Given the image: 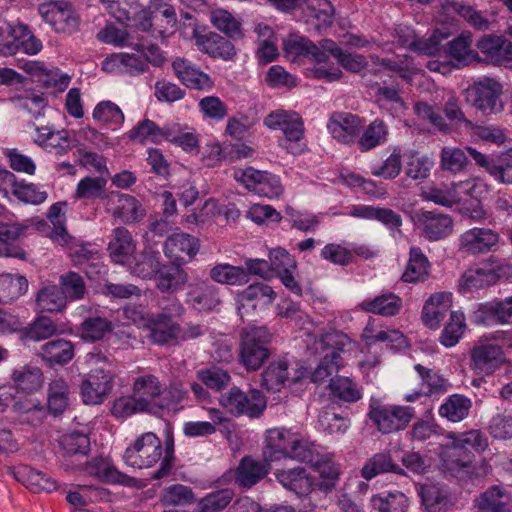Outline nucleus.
<instances>
[{
    "mask_svg": "<svg viewBox=\"0 0 512 512\" xmlns=\"http://www.w3.org/2000/svg\"><path fill=\"white\" fill-rule=\"evenodd\" d=\"M312 442L291 429L276 427L266 430L262 455L266 462L293 459L302 462Z\"/></svg>",
    "mask_w": 512,
    "mask_h": 512,
    "instance_id": "obj_1",
    "label": "nucleus"
},
{
    "mask_svg": "<svg viewBox=\"0 0 512 512\" xmlns=\"http://www.w3.org/2000/svg\"><path fill=\"white\" fill-rule=\"evenodd\" d=\"M283 49L286 56L295 60L298 57H307L315 61L316 65L312 72L315 78L326 82H334L342 77V71L334 66L328 65L329 58L317 45L305 37L291 35L284 40Z\"/></svg>",
    "mask_w": 512,
    "mask_h": 512,
    "instance_id": "obj_2",
    "label": "nucleus"
},
{
    "mask_svg": "<svg viewBox=\"0 0 512 512\" xmlns=\"http://www.w3.org/2000/svg\"><path fill=\"white\" fill-rule=\"evenodd\" d=\"M264 124L270 129L283 132L278 144L288 153L299 155L305 151L304 123L296 112L281 109L273 111L264 118Z\"/></svg>",
    "mask_w": 512,
    "mask_h": 512,
    "instance_id": "obj_3",
    "label": "nucleus"
},
{
    "mask_svg": "<svg viewBox=\"0 0 512 512\" xmlns=\"http://www.w3.org/2000/svg\"><path fill=\"white\" fill-rule=\"evenodd\" d=\"M43 44L28 28V26L11 22L0 14V55L13 56L18 52L36 55Z\"/></svg>",
    "mask_w": 512,
    "mask_h": 512,
    "instance_id": "obj_4",
    "label": "nucleus"
},
{
    "mask_svg": "<svg viewBox=\"0 0 512 512\" xmlns=\"http://www.w3.org/2000/svg\"><path fill=\"white\" fill-rule=\"evenodd\" d=\"M415 413L412 406L384 404L378 399H371L367 415L380 433L391 434L406 429Z\"/></svg>",
    "mask_w": 512,
    "mask_h": 512,
    "instance_id": "obj_5",
    "label": "nucleus"
},
{
    "mask_svg": "<svg viewBox=\"0 0 512 512\" xmlns=\"http://www.w3.org/2000/svg\"><path fill=\"white\" fill-rule=\"evenodd\" d=\"M272 334L265 326L243 329L240 342V363L251 371L258 370L270 356Z\"/></svg>",
    "mask_w": 512,
    "mask_h": 512,
    "instance_id": "obj_6",
    "label": "nucleus"
},
{
    "mask_svg": "<svg viewBox=\"0 0 512 512\" xmlns=\"http://www.w3.org/2000/svg\"><path fill=\"white\" fill-rule=\"evenodd\" d=\"M473 456L465 454L461 457L460 450L453 444L441 454L440 470L446 478H457L459 481H475L486 477L491 472V466L486 460L473 463Z\"/></svg>",
    "mask_w": 512,
    "mask_h": 512,
    "instance_id": "obj_7",
    "label": "nucleus"
},
{
    "mask_svg": "<svg viewBox=\"0 0 512 512\" xmlns=\"http://www.w3.org/2000/svg\"><path fill=\"white\" fill-rule=\"evenodd\" d=\"M219 404L235 417L247 416L257 418L266 409V397L258 389H250L247 392L238 387H232L219 397Z\"/></svg>",
    "mask_w": 512,
    "mask_h": 512,
    "instance_id": "obj_8",
    "label": "nucleus"
},
{
    "mask_svg": "<svg viewBox=\"0 0 512 512\" xmlns=\"http://www.w3.org/2000/svg\"><path fill=\"white\" fill-rule=\"evenodd\" d=\"M163 455L160 438L153 432L138 436L123 455L124 462L133 468L144 469L154 466Z\"/></svg>",
    "mask_w": 512,
    "mask_h": 512,
    "instance_id": "obj_9",
    "label": "nucleus"
},
{
    "mask_svg": "<svg viewBox=\"0 0 512 512\" xmlns=\"http://www.w3.org/2000/svg\"><path fill=\"white\" fill-rule=\"evenodd\" d=\"M470 368L481 376L494 374L506 362L505 353L501 345L479 338L469 351Z\"/></svg>",
    "mask_w": 512,
    "mask_h": 512,
    "instance_id": "obj_10",
    "label": "nucleus"
},
{
    "mask_svg": "<svg viewBox=\"0 0 512 512\" xmlns=\"http://www.w3.org/2000/svg\"><path fill=\"white\" fill-rule=\"evenodd\" d=\"M115 376L112 369H91L80 385L82 401L87 405L102 404L113 390Z\"/></svg>",
    "mask_w": 512,
    "mask_h": 512,
    "instance_id": "obj_11",
    "label": "nucleus"
},
{
    "mask_svg": "<svg viewBox=\"0 0 512 512\" xmlns=\"http://www.w3.org/2000/svg\"><path fill=\"white\" fill-rule=\"evenodd\" d=\"M185 303L198 313L218 312L222 305L220 288L209 280H198L188 284Z\"/></svg>",
    "mask_w": 512,
    "mask_h": 512,
    "instance_id": "obj_12",
    "label": "nucleus"
},
{
    "mask_svg": "<svg viewBox=\"0 0 512 512\" xmlns=\"http://www.w3.org/2000/svg\"><path fill=\"white\" fill-rule=\"evenodd\" d=\"M347 337L340 333H328L321 340L322 349L327 348L329 351L325 353L319 365L313 371L311 380L314 383L325 381L334 372H337L342 365L340 352L343 350Z\"/></svg>",
    "mask_w": 512,
    "mask_h": 512,
    "instance_id": "obj_13",
    "label": "nucleus"
},
{
    "mask_svg": "<svg viewBox=\"0 0 512 512\" xmlns=\"http://www.w3.org/2000/svg\"><path fill=\"white\" fill-rule=\"evenodd\" d=\"M44 21L56 32L71 34L78 29L79 18L73 6L67 1H50L39 6Z\"/></svg>",
    "mask_w": 512,
    "mask_h": 512,
    "instance_id": "obj_14",
    "label": "nucleus"
},
{
    "mask_svg": "<svg viewBox=\"0 0 512 512\" xmlns=\"http://www.w3.org/2000/svg\"><path fill=\"white\" fill-rule=\"evenodd\" d=\"M306 454L308 456L302 462L310 464L321 478V480L315 481L316 489L325 492L331 491L336 486L340 475V469L332 460V456L322 453L314 443H312Z\"/></svg>",
    "mask_w": 512,
    "mask_h": 512,
    "instance_id": "obj_15",
    "label": "nucleus"
},
{
    "mask_svg": "<svg viewBox=\"0 0 512 512\" xmlns=\"http://www.w3.org/2000/svg\"><path fill=\"white\" fill-rule=\"evenodd\" d=\"M106 210L113 218L124 223H136L145 215L138 199L118 191H111L106 195Z\"/></svg>",
    "mask_w": 512,
    "mask_h": 512,
    "instance_id": "obj_16",
    "label": "nucleus"
},
{
    "mask_svg": "<svg viewBox=\"0 0 512 512\" xmlns=\"http://www.w3.org/2000/svg\"><path fill=\"white\" fill-rule=\"evenodd\" d=\"M500 235L485 227H474L460 236V249L469 255H483L498 249Z\"/></svg>",
    "mask_w": 512,
    "mask_h": 512,
    "instance_id": "obj_17",
    "label": "nucleus"
},
{
    "mask_svg": "<svg viewBox=\"0 0 512 512\" xmlns=\"http://www.w3.org/2000/svg\"><path fill=\"white\" fill-rule=\"evenodd\" d=\"M34 143L46 153L57 157L66 155L75 147V141L66 129L57 130L52 126H35Z\"/></svg>",
    "mask_w": 512,
    "mask_h": 512,
    "instance_id": "obj_18",
    "label": "nucleus"
},
{
    "mask_svg": "<svg viewBox=\"0 0 512 512\" xmlns=\"http://www.w3.org/2000/svg\"><path fill=\"white\" fill-rule=\"evenodd\" d=\"M501 94V84L492 78L476 81L465 90L466 100L484 113L495 110Z\"/></svg>",
    "mask_w": 512,
    "mask_h": 512,
    "instance_id": "obj_19",
    "label": "nucleus"
},
{
    "mask_svg": "<svg viewBox=\"0 0 512 512\" xmlns=\"http://www.w3.org/2000/svg\"><path fill=\"white\" fill-rule=\"evenodd\" d=\"M362 126L363 121L358 115L339 111L332 113L327 123L332 137L343 144L357 142Z\"/></svg>",
    "mask_w": 512,
    "mask_h": 512,
    "instance_id": "obj_20",
    "label": "nucleus"
},
{
    "mask_svg": "<svg viewBox=\"0 0 512 512\" xmlns=\"http://www.w3.org/2000/svg\"><path fill=\"white\" fill-rule=\"evenodd\" d=\"M30 226L28 221L21 223L0 222V257L26 260L27 253L18 241L26 236Z\"/></svg>",
    "mask_w": 512,
    "mask_h": 512,
    "instance_id": "obj_21",
    "label": "nucleus"
},
{
    "mask_svg": "<svg viewBox=\"0 0 512 512\" xmlns=\"http://www.w3.org/2000/svg\"><path fill=\"white\" fill-rule=\"evenodd\" d=\"M172 69L177 79L189 89L207 92L214 87L210 75L187 59L176 58L172 62Z\"/></svg>",
    "mask_w": 512,
    "mask_h": 512,
    "instance_id": "obj_22",
    "label": "nucleus"
},
{
    "mask_svg": "<svg viewBox=\"0 0 512 512\" xmlns=\"http://www.w3.org/2000/svg\"><path fill=\"white\" fill-rule=\"evenodd\" d=\"M421 234L429 241H438L452 233L453 220L438 211H420L416 215Z\"/></svg>",
    "mask_w": 512,
    "mask_h": 512,
    "instance_id": "obj_23",
    "label": "nucleus"
},
{
    "mask_svg": "<svg viewBox=\"0 0 512 512\" xmlns=\"http://www.w3.org/2000/svg\"><path fill=\"white\" fill-rule=\"evenodd\" d=\"M476 46L485 56V60L494 65L512 62V43L503 36L484 35L477 41Z\"/></svg>",
    "mask_w": 512,
    "mask_h": 512,
    "instance_id": "obj_24",
    "label": "nucleus"
},
{
    "mask_svg": "<svg viewBox=\"0 0 512 512\" xmlns=\"http://www.w3.org/2000/svg\"><path fill=\"white\" fill-rule=\"evenodd\" d=\"M198 240L186 233L169 236L164 243V254L171 262L184 264L198 252Z\"/></svg>",
    "mask_w": 512,
    "mask_h": 512,
    "instance_id": "obj_25",
    "label": "nucleus"
},
{
    "mask_svg": "<svg viewBox=\"0 0 512 512\" xmlns=\"http://www.w3.org/2000/svg\"><path fill=\"white\" fill-rule=\"evenodd\" d=\"M149 338L154 344H177L179 323L166 314L152 315L147 321Z\"/></svg>",
    "mask_w": 512,
    "mask_h": 512,
    "instance_id": "obj_26",
    "label": "nucleus"
},
{
    "mask_svg": "<svg viewBox=\"0 0 512 512\" xmlns=\"http://www.w3.org/2000/svg\"><path fill=\"white\" fill-rule=\"evenodd\" d=\"M465 150L475 164L487 172L494 180L502 184H512L511 163L499 164L493 156L484 154L471 146H467Z\"/></svg>",
    "mask_w": 512,
    "mask_h": 512,
    "instance_id": "obj_27",
    "label": "nucleus"
},
{
    "mask_svg": "<svg viewBox=\"0 0 512 512\" xmlns=\"http://www.w3.org/2000/svg\"><path fill=\"white\" fill-rule=\"evenodd\" d=\"M275 476L284 488L299 496H306L316 489L315 480L303 467L277 470Z\"/></svg>",
    "mask_w": 512,
    "mask_h": 512,
    "instance_id": "obj_28",
    "label": "nucleus"
},
{
    "mask_svg": "<svg viewBox=\"0 0 512 512\" xmlns=\"http://www.w3.org/2000/svg\"><path fill=\"white\" fill-rule=\"evenodd\" d=\"M276 297V293L269 285L256 282L247 286L236 295L237 309L241 317L242 310L246 307L255 309L258 305H270Z\"/></svg>",
    "mask_w": 512,
    "mask_h": 512,
    "instance_id": "obj_29",
    "label": "nucleus"
},
{
    "mask_svg": "<svg viewBox=\"0 0 512 512\" xmlns=\"http://www.w3.org/2000/svg\"><path fill=\"white\" fill-rule=\"evenodd\" d=\"M270 463L264 458L259 461L251 456L243 457L235 471V482L240 487L251 488L269 473Z\"/></svg>",
    "mask_w": 512,
    "mask_h": 512,
    "instance_id": "obj_30",
    "label": "nucleus"
},
{
    "mask_svg": "<svg viewBox=\"0 0 512 512\" xmlns=\"http://www.w3.org/2000/svg\"><path fill=\"white\" fill-rule=\"evenodd\" d=\"M303 377V372L295 371L294 375L289 372L287 361L278 360L269 364L261 374V386L268 391L277 392L287 381L297 382Z\"/></svg>",
    "mask_w": 512,
    "mask_h": 512,
    "instance_id": "obj_31",
    "label": "nucleus"
},
{
    "mask_svg": "<svg viewBox=\"0 0 512 512\" xmlns=\"http://www.w3.org/2000/svg\"><path fill=\"white\" fill-rule=\"evenodd\" d=\"M451 308V297L447 293L432 294L425 302L421 319L430 329H437Z\"/></svg>",
    "mask_w": 512,
    "mask_h": 512,
    "instance_id": "obj_32",
    "label": "nucleus"
},
{
    "mask_svg": "<svg viewBox=\"0 0 512 512\" xmlns=\"http://www.w3.org/2000/svg\"><path fill=\"white\" fill-rule=\"evenodd\" d=\"M480 512H512V496L499 485H493L476 500Z\"/></svg>",
    "mask_w": 512,
    "mask_h": 512,
    "instance_id": "obj_33",
    "label": "nucleus"
},
{
    "mask_svg": "<svg viewBox=\"0 0 512 512\" xmlns=\"http://www.w3.org/2000/svg\"><path fill=\"white\" fill-rule=\"evenodd\" d=\"M43 372L32 365H22L14 368L11 373V381L15 392L32 394L43 385Z\"/></svg>",
    "mask_w": 512,
    "mask_h": 512,
    "instance_id": "obj_34",
    "label": "nucleus"
},
{
    "mask_svg": "<svg viewBox=\"0 0 512 512\" xmlns=\"http://www.w3.org/2000/svg\"><path fill=\"white\" fill-rule=\"evenodd\" d=\"M401 297L393 292L382 293L372 299H365L358 304V308L366 313L392 317L402 309Z\"/></svg>",
    "mask_w": 512,
    "mask_h": 512,
    "instance_id": "obj_35",
    "label": "nucleus"
},
{
    "mask_svg": "<svg viewBox=\"0 0 512 512\" xmlns=\"http://www.w3.org/2000/svg\"><path fill=\"white\" fill-rule=\"evenodd\" d=\"M115 68L130 76H138L147 72L149 66L140 53L122 52L113 54L103 64L104 70L112 71Z\"/></svg>",
    "mask_w": 512,
    "mask_h": 512,
    "instance_id": "obj_36",
    "label": "nucleus"
},
{
    "mask_svg": "<svg viewBox=\"0 0 512 512\" xmlns=\"http://www.w3.org/2000/svg\"><path fill=\"white\" fill-rule=\"evenodd\" d=\"M161 383L155 375H141L133 381L132 391L138 401H145L147 407H144L146 413L153 414L156 402L161 392Z\"/></svg>",
    "mask_w": 512,
    "mask_h": 512,
    "instance_id": "obj_37",
    "label": "nucleus"
},
{
    "mask_svg": "<svg viewBox=\"0 0 512 512\" xmlns=\"http://www.w3.org/2000/svg\"><path fill=\"white\" fill-rule=\"evenodd\" d=\"M130 272L143 279H151L156 276L161 263V254L152 246H145L143 251L128 262Z\"/></svg>",
    "mask_w": 512,
    "mask_h": 512,
    "instance_id": "obj_38",
    "label": "nucleus"
},
{
    "mask_svg": "<svg viewBox=\"0 0 512 512\" xmlns=\"http://www.w3.org/2000/svg\"><path fill=\"white\" fill-rule=\"evenodd\" d=\"M83 470L88 475L95 476L108 484L129 485L132 481L131 477L120 472L103 457H96L88 461Z\"/></svg>",
    "mask_w": 512,
    "mask_h": 512,
    "instance_id": "obj_39",
    "label": "nucleus"
},
{
    "mask_svg": "<svg viewBox=\"0 0 512 512\" xmlns=\"http://www.w3.org/2000/svg\"><path fill=\"white\" fill-rule=\"evenodd\" d=\"M182 264L171 262L161 265L156 274V287L163 293H173L181 290L188 281L187 272Z\"/></svg>",
    "mask_w": 512,
    "mask_h": 512,
    "instance_id": "obj_40",
    "label": "nucleus"
},
{
    "mask_svg": "<svg viewBox=\"0 0 512 512\" xmlns=\"http://www.w3.org/2000/svg\"><path fill=\"white\" fill-rule=\"evenodd\" d=\"M135 249V242L126 228L118 227L113 230L108 244L109 255L113 262L127 264Z\"/></svg>",
    "mask_w": 512,
    "mask_h": 512,
    "instance_id": "obj_41",
    "label": "nucleus"
},
{
    "mask_svg": "<svg viewBox=\"0 0 512 512\" xmlns=\"http://www.w3.org/2000/svg\"><path fill=\"white\" fill-rule=\"evenodd\" d=\"M197 44L203 52L212 58L230 61L236 56L234 44L214 32L198 36Z\"/></svg>",
    "mask_w": 512,
    "mask_h": 512,
    "instance_id": "obj_42",
    "label": "nucleus"
},
{
    "mask_svg": "<svg viewBox=\"0 0 512 512\" xmlns=\"http://www.w3.org/2000/svg\"><path fill=\"white\" fill-rule=\"evenodd\" d=\"M503 269V266L496 269L486 266L468 269L461 277L460 287L463 290H472L494 285L498 282Z\"/></svg>",
    "mask_w": 512,
    "mask_h": 512,
    "instance_id": "obj_43",
    "label": "nucleus"
},
{
    "mask_svg": "<svg viewBox=\"0 0 512 512\" xmlns=\"http://www.w3.org/2000/svg\"><path fill=\"white\" fill-rule=\"evenodd\" d=\"M389 127L384 120L376 118L360 132L357 145L361 152H368L388 141Z\"/></svg>",
    "mask_w": 512,
    "mask_h": 512,
    "instance_id": "obj_44",
    "label": "nucleus"
},
{
    "mask_svg": "<svg viewBox=\"0 0 512 512\" xmlns=\"http://www.w3.org/2000/svg\"><path fill=\"white\" fill-rule=\"evenodd\" d=\"M70 387L62 377H54L47 386V409L54 415H61L69 406Z\"/></svg>",
    "mask_w": 512,
    "mask_h": 512,
    "instance_id": "obj_45",
    "label": "nucleus"
},
{
    "mask_svg": "<svg viewBox=\"0 0 512 512\" xmlns=\"http://www.w3.org/2000/svg\"><path fill=\"white\" fill-rule=\"evenodd\" d=\"M431 263L422 249L412 246L409 251V260L402 275V280L407 283L425 281L430 275Z\"/></svg>",
    "mask_w": 512,
    "mask_h": 512,
    "instance_id": "obj_46",
    "label": "nucleus"
},
{
    "mask_svg": "<svg viewBox=\"0 0 512 512\" xmlns=\"http://www.w3.org/2000/svg\"><path fill=\"white\" fill-rule=\"evenodd\" d=\"M39 356L49 365H63L74 357V347L70 341L55 339L43 344Z\"/></svg>",
    "mask_w": 512,
    "mask_h": 512,
    "instance_id": "obj_47",
    "label": "nucleus"
},
{
    "mask_svg": "<svg viewBox=\"0 0 512 512\" xmlns=\"http://www.w3.org/2000/svg\"><path fill=\"white\" fill-rule=\"evenodd\" d=\"M472 408V401L462 394H452L438 408L441 418L452 423L466 419Z\"/></svg>",
    "mask_w": 512,
    "mask_h": 512,
    "instance_id": "obj_48",
    "label": "nucleus"
},
{
    "mask_svg": "<svg viewBox=\"0 0 512 512\" xmlns=\"http://www.w3.org/2000/svg\"><path fill=\"white\" fill-rule=\"evenodd\" d=\"M401 473L402 469L396 464L388 452H379L372 455L364 463L361 476L369 481L385 473Z\"/></svg>",
    "mask_w": 512,
    "mask_h": 512,
    "instance_id": "obj_49",
    "label": "nucleus"
},
{
    "mask_svg": "<svg viewBox=\"0 0 512 512\" xmlns=\"http://www.w3.org/2000/svg\"><path fill=\"white\" fill-rule=\"evenodd\" d=\"M212 281L229 286L245 285L249 281L247 273L242 266H234L228 263H220L213 266L209 271Z\"/></svg>",
    "mask_w": 512,
    "mask_h": 512,
    "instance_id": "obj_50",
    "label": "nucleus"
},
{
    "mask_svg": "<svg viewBox=\"0 0 512 512\" xmlns=\"http://www.w3.org/2000/svg\"><path fill=\"white\" fill-rule=\"evenodd\" d=\"M17 479L32 492H52L56 490V481L45 473L30 466H23L17 471Z\"/></svg>",
    "mask_w": 512,
    "mask_h": 512,
    "instance_id": "obj_51",
    "label": "nucleus"
},
{
    "mask_svg": "<svg viewBox=\"0 0 512 512\" xmlns=\"http://www.w3.org/2000/svg\"><path fill=\"white\" fill-rule=\"evenodd\" d=\"M371 505L377 512H407L409 499L401 491H384L371 498Z\"/></svg>",
    "mask_w": 512,
    "mask_h": 512,
    "instance_id": "obj_52",
    "label": "nucleus"
},
{
    "mask_svg": "<svg viewBox=\"0 0 512 512\" xmlns=\"http://www.w3.org/2000/svg\"><path fill=\"white\" fill-rule=\"evenodd\" d=\"M441 8L447 15L453 13L458 14L478 30H487L489 27V20L482 14V12L474 10L472 6L465 5L454 0H445L441 4Z\"/></svg>",
    "mask_w": 512,
    "mask_h": 512,
    "instance_id": "obj_53",
    "label": "nucleus"
},
{
    "mask_svg": "<svg viewBox=\"0 0 512 512\" xmlns=\"http://www.w3.org/2000/svg\"><path fill=\"white\" fill-rule=\"evenodd\" d=\"M36 308L40 312L57 313L66 308V300L57 285H47L36 294Z\"/></svg>",
    "mask_w": 512,
    "mask_h": 512,
    "instance_id": "obj_54",
    "label": "nucleus"
},
{
    "mask_svg": "<svg viewBox=\"0 0 512 512\" xmlns=\"http://www.w3.org/2000/svg\"><path fill=\"white\" fill-rule=\"evenodd\" d=\"M449 439L458 450L472 449L477 453H483L489 446L488 437L479 429H471L469 431L449 434Z\"/></svg>",
    "mask_w": 512,
    "mask_h": 512,
    "instance_id": "obj_55",
    "label": "nucleus"
},
{
    "mask_svg": "<svg viewBox=\"0 0 512 512\" xmlns=\"http://www.w3.org/2000/svg\"><path fill=\"white\" fill-rule=\"evenodd\" d=\"M57 286L63 293L66 302L82 300L87 293L84 278L74 271L61 274L59 277V285Z\"/></svg>",
    "mask_w": 512,
    "mask_h": 512,
    "instance_id": "obj_56",
    "label": "nucleus"
},
{
    "mask_svg": "<svg viewBox=\"0 0 512 512\" xmlns=\"http://www.w3.org/2000/svg\"><path fill=\"white\" fill-rule=\"evenodd\" d=\"M146 14L151 15L152 19L159 24L158 32L165 33L176 25V12L174 7L164 0H150L147 6Z\"/></svg>",
    "mask_w": 512,
    "mask_h": 512,
    "instance_id": "obj_57",
    "label": "nucleus"
},
{
    "mask_svg": "<svg viewBox=\"0 0 512 512\" xmlns=\"http://www.w3.org/2000/svg\"><path fill=\"white\" fill-rule=\"evenodd\" d=\"M28 288L24 276L10 273L0 274V303H9L18 299Z\"/></svg>",
    "mask_w": 512,
    "mask_h": 512,
    "instance_id": "obj_58",
    "label": "nucleus"
},
{
    "mask_svg": "<svg viewBox=\"0 0 512 512\" xmlns=\"http://www.w3.org/2000/svg\"><path fill=\"white\" fill-rule=\"evenodd\" d=\"M479 311L487 321L497 324L512 323V296L503 300L481 304Z\"/></svg>",
    "mask_w": 512,
    "mask_h": 512,
    "instance_id": "obj_59",
    "label": "nucleus"
},
{
    "mask_svg": "<svg viewBox=\"0 0 512 512\" xmlns=\"http://www.w3.org/2000/svg\"><path fill=\"white\" fill-rule=\"evenodd\" d=\"M113 324L110 320L100 316L87 317L81 323L79 331L82 339L89 342H95L104 338L111 332Z\"/></svg>",
    "mask_w": 512,
    "mask_h": 512,
    "instance_id": "obj_60",
    "label": "nucleus"
},
{
    "mask_svg": "<svg viewBox=\"0 0 512 512\" xmlns=\"http://www.w3.org/2000/svg\"><path fill=\"white\" fill-rule=\"evenodd\" d=\"M466 329L465 316L462 312L452 311L449 322L444 326L439 341L445 347L455 346L463 337Z\"/></svg>",
    "mask_w": 512,
    "mask_h": 512,
    "instance_id": "obj_61",
    "label": "nucleus"
},
{
    "mask_svg": "<svg viewBox=\"0 0 512 512\" xmlns=\"http://www.w3.org/2000/svg\"><path fill=\"white\" fill-rule=\"evenodd\" d=\"M331 396L339 401L354 403L361 399V391L348 377L337 376L329 383Z\"/></svg>",
    "mask_w": 512,
    "mask_h": 512,
    "instance_id": "obj_62",
    "label": "nucleus"
},
{
    "mask_svg": "<svg viewBox=\"0 0 512 512\" xmlns=\"http://www.w3.org/2000/svg\"><path fill=\"white\" fill-rule=\"evenodd\" d=\"M187 391L179 382L170 383L164 389L161 388L159 398L156 402L154 415L161 413L163 410L175 409L186 398Z\"/></svg>",
    "mask_w": 512,
    "mask_h": 512,
    "instance_id": "obj_63",
    "label": "nucleus"
},
{
    "mask_svg": "<svg viewBox=\"0 0 512 512\" xmlns=\"http://www.w3.org/2000/svg\"><path fill=\"white\" fill-rule=\"evenodd\" d=\"M234 498L229 488L213 491L203 497L197 505V512H222Z\"/></svg>",
    "mask_w": 512,
    "mask_h": 512,
    "instance_id": "obj_64",
    "label": "nucleus"
}]
</instances>
